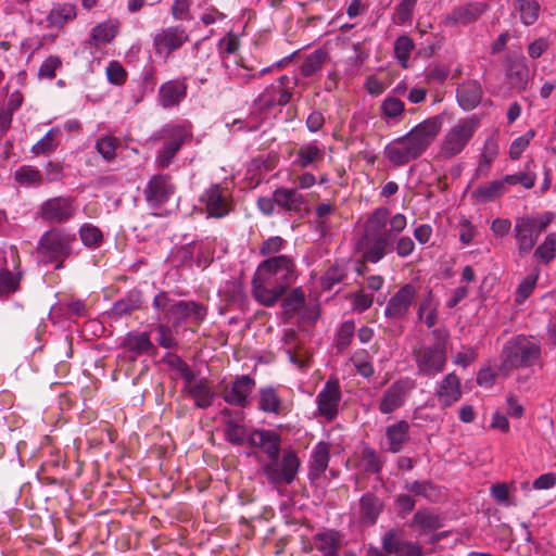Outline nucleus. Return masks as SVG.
Segmentation results:
<instances>
[{"label": "nucleus", "mask_w": 556, "mask_h": 556, "mask_svg": "<svg viewBox=\"0 0 556 556\" xmlns=\"http://www.w3.org/2000/svg\"><path fill=\"white\" fill-rule=\"evenodd\" d=\"M409 424L406 420H400L390 425L386 429V440L388 442L387 451L391 453H399L402 451L403 445L408 441Z\"/></svg>", "instance_id": "nucleus-35"}, {"label": "nucleus", "mask_w": 556, "mask_h": 556, "mask_svg": "<svg viewBox=\"0 0 556 556\" xmlns=\"http://www.w3.org/2000/svg\"><path fill=\"white\" fill-rule=\"evenodd\" d=\"M417 295V289L412 283L401 287L388 301L384 315L392 320L403 319Z\"/></svg>", "instance_id": "nucleus-18"}, {"label": "nucleus", "mask_w": 556, "mask_h": 556, "mask_svg": "<svg viewBox=\"0 0 556 556\" xmlns=\"http://www.w3.org/2000/svg\"><path fill=\"white\" fill-rule=\"evenodd\" d=\"M407 226V218L402 213L390 216L387 207H377L364 222L354 249L362 254L364 262L377 264L393 252L394 238Z\"/></svg>", "instance_id": "nucleus-1"}, {"label": "nucleus", "mask_w": 556, "mask_h": 556, "mask_svg": "<svg viewBox=\"0 0 556 556\" xmlns=\"http://www.w3.org/2000/svg\"><path fill=\"white\" fill-rule=\"evenodd\" d=\"M435 396L443 407H448L462 397L460 379L454 372L447 374L435 391Z\"/></svg>", "instance_id": "nucleus-30"}, {"label": "nucleus", "mask_w": 556, "mask_h": 556, "mask_svg": "<svg viewBox=\"0 0 556 556\" xmlns=\"http://www.w3.org/2000/svg\"><path fill=\"white\" fill-rule=\"evenodd\" d=\"M325 159V150L316 141L301 144L294 153L292 165L304 169L307 167L317 168Z\"/></svg>", "instance_id": "nucleus-26"}, {"label": "nucleus", "mask_w": 556, "mask_h": 556, "mask_svg": "<svg viewBox=\"0 0 556 556\" xmlns=\"http://www.w3.org/2000/svg\"><path fill=\"white\" fill-rule=\"evenodd\" d=\"M489 5L484 2L471 1L463 5L455 7L443 18L446 27L467 26L476 23L486 11Z\"/></svg>", "instance_id": "nucleus-17"}, {"label": "nucleus", "mask_w": 556, "mask_h": 556, "mask_svg": "<svg viewBox=\"0 0 556 556\" xmlns=\"http://www.w3.org/2000/svg\"><path fill=\"white\" fill-rule=\"evenodd\" d=\"M106 76L111 84L123 85L126 80L127 73L117 61H111L106 67Z\"/></svg>", "instance_id": "nucleus-64"}, {"label": "nucleus", "mask_w": 556, "mask_h": 556, "mask_svg": "<svg viewBox=\"0 0 556 556\" xmlns=\"http://www.w3.org/2000/svg\"><path fill=\"white\" fill-rule=\"evenodd\" d=\"M76 17V7L70 3L55 4L47 16V21L53 27L61 28L67 22Z\"/></svg>", "instance_id": "nucleus-40"}, {"label": "nucleus", "mask_w": 556, "mask_h": 556, "mask_svg": "<svg viewBox=\"0 0 556 556\" xmlns=\"http://www.w3.org/2000/svg\"><path fill=\"white\" fill-rule=\"evenodd\" d=\"M416 249L414 240L409 236L394 238L393 251L400 258H406L413 254Z\"/></svg>", "instance_id": "nucleus-60"}, {"label": "nucleus", "mask_w": 556, "mask_h": 556, "mask_svg": "<svg viewBox=\"0 0 556 556\" xmlns=\"http://www.w3.org/2000/svg\"><path fill=\"white\" fill-rule=\"evenodd\" d=\"M282 308L285 315L292 317L305 305V293L301 287L292 289L282 296Z\"/></svg>", "instance_id": "nucleus-43"}, {"label": "nucleus", "mask_w": 556, "mask_h": 556, "mask_svg": "<svg viewBox=\"0 0 556 556\" xmlns=\"http://www.w3.org/2000/svg\"><path fill=\"white\" fill-rule=\"evenodd\" d=\"M298 278L296 265L289 255H277L262 261L253 275L252 295L257 303L273 307Z\"/></svg>", "instance_id": "nucleus-2"}, {"label": "nucleus", "mask_w": 556, "mask_h": 556, "mask_svg": "<svg viewBox=\"0 0 556 556\" xmlns=\"http://www.w3.org/2000/svg\"><path fill=\"white\" fill-rule=\"evenodd\" d=\"M514 8L526 26L533 25L539 18L541 7L536 0H515Z\"/></svg>", "instance_id": "nucleus-41"}, {"label": "nucleus", "mask_w": 556, "mask_h": 556, "mask_svg": "<svg viewBox=\"0 0 556 556\" xmlns=\"http://www.w3.org/2000/svg\"><path fill=\"white\" fill-rule=\"evenodd\" d=\"M176 187L167 174H155L147 182L143 195L148 205L160 208L174 195Z\"/></svg>", "instance_id": "nucleus-13"}, {"label": "nucleus", "mask_w": 556, "mask_h": 556, "mask_svg": "<svg viewBox=\"0 0 556 556\" xmlns=\"http://www.w3.org/2000/svg\"><path fill=\"white\" fill-rule=\"evenodd\" d=\"M341 401L340 384L337 379H329L316 396L318 413L328 421L333 420L338 415V407Z\"/></svg>", "instance_id": "nucleus-21"}, {"label": "nucleus", "mask_w": 556, "mask_h": 556, "mask_svg": "<svg viewBox=\"0 0 556 556\" xmlns=\"http://www.w3.org/2000/svg\"><path fill=\"white\" fill-rule=\"evenodd\" d=\"M186 137L187 131L181 126H166L153 137V139L163 140V148L154 161L157 168L165 169L172 164Z\"/></svg>", "instance_id": "nucleus-10"}, {"label": "nucleus", "mask_w": 556, "mask_h": 556, "mask_svg": "<svg viewBox=\"0 0 556 556\" xmlns=\"http://www.w3.org/2000/svg\"><path fill=\"white\" fill-rule=\"evenodd\" d=\"M313 543L323 556H339V551L343 545L341 533L333 529L316 533L313 536Z\"/></svg>", "instance_id": "nucleus-32"}, {"label": "nucleus", "mask_w": 556, "mask_h": 556, "mask_svg": "<svg viewBox=\"0 0 556 556\" xmlns=\"http://www.w3.org/2000/svg\"><path fill=\"white\" fill-rule=\"evenodd\" d=\"M323 53L319 51H316L304 60L302 66H301V74L304 77H309L314 75L317 71H319L323 66L324 58Z\"/></svg>", "instance_id": "nucleus-59"}, {"label": "nucleus", "mask_w": 556, "mask_h": 556, "mask_svg": "<svg viewBox=\"0 0 556 556\" xmlns=\"http://www.w3.org/2000/svg\"><path fill=\"white\" fill-rule=\"evenodd\" d=\"M75 200L71 197H55L46 200L39 207V216L50 224H63L74 217Z\"/></svg>", "instance_id": "nucleus-14"}, {"label": "nucleus", "mask_w": 556, "mask_h": 556, "mask_svg": "<svg viewBox=\"0 0 556 556\" xmlns=\"http://www.w3.org/2000/svg\"><path fill=\"white\" fill-rule=\"evenodd\" d=\"M187 96V84L185 79L168 80L161 85L159 90V101L164 108L178 105Z\"/></svg>", "instance_id": "nucleus-29"}, {"label": "nucleus", "mask_w": 556, "mask_h": 556, "mask_svg": "<svg viewBox=\"0 0 556 556\" xmlns=\"http://www.w3.org/2000/svg\"><path fill=\"white\" fill-rule=\"evenodd\" d=\"M381 500L371 492H366L359 500V518L365 525L376 523L382 511Z\"/></svg>", "instance_id": "nucleus-37"}, {"label": "nucleus", "mask_w": 556, "mask_h": 556, "mask_svg": "<svg viewBox=\"0 0 556 556\" xmlns=\"http://www.w3.org/2000/svg\"><path fill=\"white\" fill-rule=\"evenodd\" d=\"M119 140L113 136H102L96 141L97 152L108 162H112L116 156V150Z\"/></svg>", "instance_id": "nucleus-48"}, {"label": "nucleus", "mask_w": 556, "mask_h": 556, "mask_svg": "<svg viewBox=\"0 0 556 556\" xmlns=\"http://www.w3.org/2000/svg\"><path fill=\"white\" fill-rule=\"evenodd\" d=\"M482 87L477 80L462 83L456 89L458 105L465 111L476 109L482 99Z\"/></svg>", "instance_id": "nucleus-31"}, {"label": "nucleus", "mask_w": 556, "mask_h": 556, "mask_svg": "<svg viewBox=\"0 0 556 556\" xmlns=\"http://www.w3.org/2000/svg\"><path fill=\"white\" fill-rule=\"evenodd\" d=\"M254 388L255 380L249 375H242L224 387L222 396L226 403L244 408L249 405V396Z\"/></svg>", "instance_id": "nucleus-19"}, {"label": "nucleus", "mask_w": 556, "mask_h": 556, "mask_svg": "<svg viewBox=\"0 0 556 556\" xmlns=\"http://www.w3.org/2000/svg\"><path fill=\"white\" fill-rule=\"evenodd\" d=\"M152 307L160 312L162 318L176 328L184 323L199 327L207 315V307L195 301H177L164 291L159 292L152 301Z\"/></svg>", "instance_id": "nucleus-5"}, {"label": "nucleus", "mask_w": 556, "mask_h": 556, "mask_svg": "<svg viewBox=\"0 0 556 556\" xmlns=\"http://www.w3.org/2000/svg\"><path fill=\"white\" fill-rule=\"evenodd\" d=\"M441 128V117L431 116L413 127L406 135L388 143L383 150V155L393 166H405L427 151Z\"/></svg>", "instance_id": "nucleus-3"}, {"label": "nucleus", "mask_w": 556, "mask_h": 556, "mask_svg": "<svg viewBox=\"0 0 556 556\" xmlns=\"http://www.w3.org/2000/svg\"><path fill=\"white\" fill-rule=\"evenodd\" d=\"M184 391L192 399L197 408L206 409L213 405L215 399L213 383L205 377L198 378L195 374L192 375L190 380L185 381Z\"/></svg>", "instance_id": "nucleus-20"}, {"label": "nucleus", "mask_w": 556, "mask_h": 556, "mask_svg": "<svg viewBox=\"0 0 556 556\" xmlns=\"http://www.w3.org/2000/svg\"><path fill=\"white\" fill-rule=\"evenodd\" d=\"M444 522L445 518L441 514L430 508H419L414 514L409 527L422 535L437 531L444 526Z\"/></svg>", "instance_id": "nucleus-25"}, {"label": "nucleus", "mask_w": 556, "mask_h": 556, "mask_svg": "<svg viewBox=\"0 0 556 556\" xmlns=\"http://www.w3.org/2000/svg\"><path fill=\"white\" fill-rule=\"evenodd\" d=\"M480 123L481 119L476 114L460 118L445 135L441 146L442 156L451 159L458 155L471 140Z\"/></svg>", "instance_id": "nucleus-7"}, {"label": "nucleus", "mask_w": 556, "mask_h": 556, "mask_svg": "<svg viewBox=\"0 0 556 556\" xmlns=\"http://www.w3.org/2000/svg\"><path fill=\"white\" fill-rule=\"evenodd\" d=\"M346 276L345 269L336 264L329 267L320 278V287L323 290H331L334 285L340 283Z\"/></svg>", "instance_id": "nucleus-51"}, {"label": "nucleus", "mask_w": 556, "mask_h": 556, "mask_svg": "<svg viewBox=\"0 0 556 556\" xmlns=\"http://www.w3.org/2000/svg\"><path fill=\"white\" fill-rule=\"evenodd\" d=\"M503 353L505 366L517 368L533 365L540 358L541 350L532 341L517 338L505 344Z\"/></svg>", "instance_id": "nucleus-11"}, {"label": "nucleus", "mask_w": 556, "mask_h": 556, "mask_svg": "<svg viewBox=\"0 0 556 556\" xmlns=\"http://www.w3.org/2000/svg\"><path fill=\"white\" fill-rule=\"evenodd\" d=\"M367 357H368V354L366 351L356 353L352 357V363H353L354 367L356 368V371L364 378H369L375 372L374 366L369 361H367Z\"/></svg>", "instance_id": "nucleus-61"}, {"label": "nucleus", "mask_w": 556, "mask_h": 556, "mask_svg": "<svg viewBox=\"0 0 556 556\" xmlns=\"http://www.w3.org/2000/svg\"><path fill=\"white\" fill-rule=\"evenodd\" d=\"M414 388L415 382L410 378L395 380L383 391L378 405L379 412L389 415L403 407Z\"/></svg>", "instance_id": "nucleus-12"}, {"label": "nucleus", "mask_w": 556, "mask_h": 556, "mask_svg": "<svg viewBox=\"0 0 556 556\" xmlns=\"http://www.w3.org/2000/svg\"><path fill=\"white\" fill-rule=\"evenodd\" d=\"M142 306L141 293L138 291L129 293L127 296L116 301L113 304L112 313L117 317L129 315Z\"/></svg>", "instance_id": "nucleus-42"}, {"label": "nucleus", "mask_w": 556, "mask_h": 556, "mask_svg": "<svg viewBox=\"0 0 556 556\" xmlns=\"http://www.w3.org/2000/svg\"><path fill=\"white\" fill-rule=\"evenodd\" d=\"M496 155H497L496 144L493 141L488 140L484 144V149H483V152L480 157L479 166L477 168L476 175L478 177L486 176V174L489 173V170L491 168V164L494 161V159L496 157Z\"/></svg>", "instance_id": "nucleus-50"}, {"label": "nucleus", "mask_w": 556, "mask_h": 556, "mask_svg": "<svg viewBox=\"0 0 556 556\" xmlns=\"http://www.w3.org/2000/svg\"><path fill=\"white\" fill-rule=\"evenodd\" d=\"M361 459L363 463L364 470L369 473L378 475L380 473L383 462L377 452L370 447H365L362 451Z\"/></svg>", "instance_id": "nucleus-53"}, {"label": "nucleus", "mask_w": 556, "mask_h": 556, "mask_svg": "<svg viewBox=\"0 0 556 556\" xmlns=\"http://www.w3.org/2000/svg\"><path fill=\"white\" fill-rule=\"evenodd\" d=\"M62 66V60L56 55L47 58L39 67L38 77L51 80L55 77V72Z\"/></svg>", "instance_id": "nucleus-58"}, {"label": "nucleus", "mask_w": 556, "mask_h": 556, "mask_svg": "<svg viewBox=\"0 0 556 556\" xmlns=\"http://www.w3.org/2000/svg\"><path fill=\"white\" fill-rule=\"evenodd\" d=\"M405 489L415 495L422 496L429 501H435L439 495L438 488L431 481H413L405 484Z\"/></svg>", "instance_id": "nucleus-49"}, {"label": "nucleus", "mask_w": 556, "mask_h": 556, "mask_svg": "<svg viewBox=\"0 0 556 556\" xmlns=\"http://www.w3.org/2000/svg\"><path fill=\"white\" fill-rule=\"evenodd\" d=\"M14 179L25 187H39L45 184V178L39 169L24 165L14 172Z\"/></svg>", "instance_id": "nucleus-44"}, {"label": "nucleus", "mask_w": 556, "mask_h": 556, "mask_svg": "<svg viewBox=\"0 0 556 556\" xmlns=\"http://www.w3.org/2000/svg\"><path fill=\"white\" fill-rule=\"evenodd\" d=\"M169 323H161L156 327V331L159 333L157 343L164 349H175L177 346V341L174 338L172 326Z\"/></svg>", "instance_id": "nucleus-62"}, {"label": "nucleus", "mask_w": 556, "mask_h": 556, "mask_svg": "<svg viewBox=\"0 0 556 556\" xmlns=\"http://www.w3.org/2000/svg\"><path fill=\"white\" fill-rule=\"evenodd\" d=\"M404 102L393 96H388L381 103L382 114L388 118H395L404 112Z\"/></svg>", "instance_id": "nucleus-57"}, {"label": "nucleus", "mask_w": 556, "mask_h": 556, "mask_svg": "<svg viewBox=\"0 0 556 556\" xmlns=\"http://www.w3.org/2000/svg\"><path fill=\"white\" fill-rule=\"evenodd\" d=\"M292 98V88H278L276 85L268 86L257 98V102L264 109L275 105L285 106Z\"/></svg>", "instance_id": "nucleus-36"}, {"label": "nucleus", "mask_w": 556, "mask_h": 556, "mask_svg": "<svg viewBox=\"0 0 556 556\" xmlns=\"http://www.w3.org/2000/svg\"><path fill=\"white\" fill-rule=\"evenodd\" d=\"M502 179L505 188H507V186L521 185L525 188L530 189L534 186L536 176L531 172H519L517 174L506 175Z\"/></svg>", "instance_id": "nucleus-55"}, {"label": "nucleus", "mask_w": 556, "mask_h": 556, "mask_svg": "<svg viewBox=\"0 0 556 556\" xmlns=\"http://www.w3.org/2000/svg\"><path fill=\"white\" fill-rule=\"evenodd\" d=\"M205 210L211 217L223 218L230 212L231 198L227 188L220 185H212L201 195Z\"/></svg>", "instance_id": "nucleus-16"}, {"label": "nucleus", "mask_w": 556, "mask_h": 556, "mask_svg": "<svg viewBox=\"0 0 556 556\" xmlns=\"http://www.w3.org/2000/svg\"><path fill=\"white\" fill-rule=\"evenodd\" d=\"M60 135L61 131L59 128H51L37 143L33 146L31 152L36 155L53 152L60 143Z\"/></svg>", "instance_id": "nucleus-46"}, {"label": "nucleus", "mask_w": 556, "mask_h": 556, "mask_svg": "<svg viewBox=\"0 0 556 556\" xmlns=\"http://www.w3.org/2000/svg\"><path fill=\"white\" fill-rule=\"evenodd\" d=\"M277 206L286 214H301L306 203V198L298 188L278 187L274 190Z\"/></svg>", "instance_id": "nucleus-23"}, {"label": "nucleus", "mask_w": 556, "mask_h": 556, "mask_svg": "<svg viewBox=\"0 0 556 556\" xmlns=\"http://www.w3.org/2000/svg\"><path fill=\"white\" fill-rule=\"evenodd\" d=\"M75 242L76 236L74 233H68L64 229L53 228L40 237L37 253L46 262H55V269H61L64 261L73 253Z\"/></svg>", "instance_id": "nucleus-6"}, {"label": "nucleus", "mask_w": 556, "mask_h": 556, "mask_svg": "<svg viewBox=\"0 0 556 556\" xmlns=\"http://www.w3.org/2000/svg\"><path fill=\"white\" fill-rule=\"evenodd\" d=\"M248 443L262 450L269 460L280 454L281 437L274 430L255 429L249 434Z\"/></svg>", "instance_id": "nucleus-22"}, {"label": "nucleus", "mask_w": 556, "mask_h": 556, "mask_svg": "<svg viewBox=\"0 0 556 556\" xmlns=\"http://www.w3.org/2000/svg\"><path fill=\"white\" fill-rule=\"evenodd\" d=\"M187 41H189V35L181 25L163 28L153 37L155 53L165 58L181 48Z\"/></svg>", "instance_id": "nucleus-15"}, {"label": "nucleus", "mask_w": 556, "mask_h": 556, "mask_svg": "<svg viewBox=\"0 0 556 556\" xmlns=\"http://www.w3.org/2000/svg\"><path fill=\"white\" fill-rule=\"evenodd\" d=\"M556 235L548 233L545 237L543 243H541L536 250L534 251V256L540 258L541 261L548 263L554 260L556 255Z\"/></svg>", "instance_id": "nucleus-54"}, {"label": "nucleus", "mask_w": 556, "mask_h": 556, "mask_svg": "<svg viewBox=\"0 0 556 556\" xmlns=\"http://www.w3.org/2000/svg\"><path fill=\"white\" fill-rule=\"evenodd\" d=\"M123 345L127 352L132 353V361L135 359L136 356L143 354H153L156 350L150 339V333L147 331L129 332L125 337Z\"/></svg>", "instance_id": "nucleus-33"}, {"label": "nucleus", "mask_w": 556, "mask_h": 556, "mask_svg": "<svg viewBox=\"0 0 556 556\" xmlns=\"http://www.w3.org/2000/svg\"><path fill=\"white\" fill-rule=\"evenodd\" d=\"M552 220L553 215L551 213L516 218L514 231L520 254H527L534 248L540 235L548 227Z\"/></svg>", "instance_id": "nucleus-8"}, {"label": "nucleus", "mask_w": 556, "mask_h": 556, "mask_svg": "<svg viewBox=\"0 0 556 556\" xmlns=\"http://www.w3.org/2000/svg\"><path fill=\"white\" fill-rule=\"evenodd\" d=\"M258 395V408L262 412L275 415H285L288 413V407L283 404L276 388H261Z\"/></svg>", "instance_id": "nucleus-34"}, {"label": "nucleus", "mask_w": 556, "mask_h": 556, "mask_svg": "<svg viewBox=\"0 0 556 556\" xmlns=\"http://www.w3.org/2000/svg\"><path fill=\"white\" fill-rule=\"evenodd\" d=\"M505 74L511 88L519 92L525 91L528 88L530 71L527 59L523 55L508 59Z\"/></svg>", "instance_id": "nucleus-24"}, {"label": "nucleus", "mask_w": 556, "mask_h": 556, "mask_svg": "<svg viewBox=\"0 0 556 556\" xmlns=\"http://www.w3.org/2000/svg\"><path fill=\"white\" fill-rule=\"evenodd\" d=\"M118 31V21H104L92 28L88 43L94 47H98L101 43H109L117 36Z\"/></svg>", "instance_id": "nucleus-38"}, {"label": "nucleus", "mask_w": 556, "mask_h": 556, "mask_svg": "<svg viewBox=\"0 0 556 556\" xmlns=\"http://www.w3.org/2000/svg\"><path fill=\"white\" fill-rule=\"evenodd\" d=\"M507 191L505 188L503 179L493 180L486 185H481L477 187L472 192L471 197L476 200L477 203H490L500 197H502Z\"/></svg>", "instance_id": "nucleus-39"}, {"label": "nucleus", "mask_w": 556, "mask_h": 556, "mask_svg": "<svg viewBox=\"0 0 556 556\" xmlns=\"http://www.w3.org/2000/svg\"><path fill=\"white\" fill-rule=\"evenodd\" d=\"M79 237L83 244L87 248H98L103 242L101 229L91 224H84L79 228Z\"/></svg>", "instance_id": "nucleus-47"}, {"label": "nucleus", "mask_w": 556, "mask_h": 556, "mask_svg": "<svg viewBox=\"0 0 556 556\" xmlns=\"http://www.w3.org/2000/svg\"><path fill=\"white\" fill-rule=\"evenodd\" d=\"M418 0H401L395 8L393 22L396 25L409 23Z\"/></svg>", "instance_id": "nucleus-52"}, {"label": "nucleus", "mask_w": 556, "mask_h": 556, "mask_svg": "<svg viewBox=\"0 0 556 556\" xmlns=\"http://www.w3.org/2000/svg\"><path fill=\"white\" fill-rule=\"evenodd\" d=\"M301 462L295 452H283L282 458L276 456L264 466V473L275 484H291L296 478Z\"/></svg>", "instance_id": "nucleus-9"}, {"label": "nucleus", "mask_w": 556, "mask_h": 556, "mask_svg": "<svg viewBox=\"0 0 556 556\" xmlns=\"http://www.w3.org/2000/svg\"><path fill=\"white\" fill-rule=\"evenodd\" d=\"M407 541H402L396 530L391 529L382 536V549L387 554H395L401 552V548Z\"/></svg>", "instance_id": "nucleus-56"}, {"label": "nucleus", "mask_w": 556, "mask_h": 556, "mask_svg": "<svg viewBox=\"0 0 556 556\" xmlns=\"http://www.w3.org/2000/svg\"><path fill=\"white\" fill-rule=\"evenodd\" d=\"M431 334V343H422L413 350L418 374L428 378H433L444 370L450 341V333L445 328L433 329Z\"/></svg>", "instance_id": "nucleus-4"}, {"label": "nucleus", "mask_w": 556, "mask_h": 556, "mask_svg": "<svg viewBox=\"0 0 556 556\" xmlns=\"http://www.w3.org/2000/svg\"><path fill=\"white\" fill-rule=\"evenodd\" d=\"M330 460V444L319 441L312 450L308 462V479L316 482L325 473Z\"/></svg>", "instance_id": "nucleus-27"}, {"label": "nucleus", "mask_w": 556, "mask_h": 556, "mask_svg": "<svg viewBox=\"0 0 556 556\" xmlns=\"http://www.w3.org/2000/svg\"><path fill=\"white\" fill-rule=\"evenodd\" d=\"M191 0H174L170 14L175 21H190L192 18L190 14Z\"/></svg>", "instance_id": "nucleus-63"}, {"label": "nucleus", "mask_w": 556, "mask_h": 556, "mask_svg": "<svg viewBox=\"0 0 556 556\" xmlns=\"http://www.w3.org/2000/svg\"><path fill=\"white\" fill-rule=\"evenodd\" d=\"M415 49L413 39L407 35H402L394 42V56L402 68L409 67V58Z\"/></svg>", "instance_id": "nucleus-45"}, {"label": "nucleus", "mask_w": 556, "mask_h": 556, "mask_svg": "<svg viewBox=\"0 0 556 556\" xmlns=\"http://www.w3.org/2000/svg\"><path fill=\"white\" fill-rule=\"evenodd\" d=\"M224 417V432L228 442L233 445H243L248 442V434L244 426L241 424L242 414H232L230 409L225 408L222 410Z\"/></svg>", "instance_id": "nucleus-28"}]
</instances>
